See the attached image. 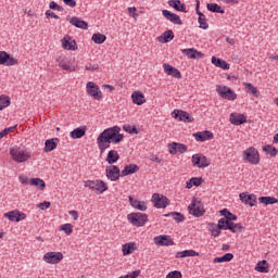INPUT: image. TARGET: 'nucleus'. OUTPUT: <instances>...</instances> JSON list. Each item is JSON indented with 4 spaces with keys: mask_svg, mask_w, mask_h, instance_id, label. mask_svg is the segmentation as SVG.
<instances>
[{
    "mask_svg": "<svg viewBox=\"0 0 278 278\" xmlns=\"http://www.w3.org/2000/svg\"><path fill=\"white\" fill-rule=\"evenodd\" d=\"M58 138H53V139H47L45 142V153H50V151H54V149L58 148Z\"/></svg>",
    "mask_w": 278,
    "mask_h": 278,
    "instance_id": "cd10ccee",
    "label": "nucleus"
},
{
    "mask_svg": "<svg viewBox=\"0 0 278 278\" xmlns=\"http://www.w3.org/2000/svg\"><path fill=\"white\" fill-rule=\"evenodd\" d=\"M181 53L191 60H197L203 55V53L197 51L194 48L182 49Z\"/></svg>",
    "mask_w": 278,
    "mask_h": 278,
    "instance_id": "393cba45",
    "label": "nucleus"
},
{
    "mask_svg": "<svg viewBox=\"0 0 278 278\" xmlns=\"http://www.w3.org/2000/svg\"><path fill=\"white\" fill-rule=\"evenodd\" d=\"M239 197L242 203H244L245 205H250V207H255V205L257 204L256 194L240 193Z\"/></svg>",
    "mask_w": 278,
    "mask_h": 278,
    "instance_id": "f3484780",
    "label": "nucleus"
},
{
    "mask_svg": "<svg viewBox=\"0 0 278 278\" xmlns=\"http://www.w3.org/2000/svg\"><path fill=\"white\" fill-rule=\"evenodd\" d=\"M230 225H231V222H229V219L220 218L218 220L217 227L218 229H223L224 231H227L229 230Z\"/></svg>",
    "mask_w": 278,
    "mask_h": 278,
    "instance_id": "49530a36",
    "label": "nucleus"
},
{
    "mask_svg": "<svg viewBox=\"0 0 278 278\" xmlns=\"http://www.w3.org/2000/svg\"><path fill=\"white\" fill-rule=\"evenodd\" d=\"M163 71L166 73V75H169L170 77H175L176 79H181V72L177 70L176 67L172 66L168 63L163 64Z\"/></svg>",
    "mask_w": 278,
    "mask_h": 278,
    "instance_id": "6ab92c4d",
    "label": "nucleus"
},
{
    "mask_svg": "<svg viewBox=\"0 0 278 278\" xmlns=\"http://www.w3.org/2000/svg\"><path fill=\"white\" fill-rule=\"evenodd\" d=\"M188 212L191 216L195 218H201L203 214H205V208L203 207V203L198 198H193L191 203L188 206Z\"/></svg>",
    "mask_w": 278,
    "mask_h": 278,
    "instance_id": "39448f33",
    "label": "nucleus"
},
{
    "mask_svg": "<svg viewBox=\"0 0 278 278\" xmlns=\"http://www.w3.org/2000/svg\"><path fill=\"white\" fill-rule=\"evenodd\" d=\"M231 260H233V255L231 253H226L223 256L215 257L213 260V263L214 264H224L225 262H231Z\"/></svg>",
    "mask_w": 278,
    "mask_h": 278,
    "instance_id": "ea45409f",
    "label": "nucleus"
},
{
    "mask_svg": "<svg viewBox=\"0 0 278 278\" xmlns=\"http://www.w3.org/2000/svg\"><path fill=\"white\" fill-rule=\"evenodd\" d=\"M176 257L181 258V257H199V252L194 250H184L181 252L176 253Z\"/></svg>",
    "mask_w": 278,
    "mask_h": 278,
    "instance_id": "f704fd0d",
    "label": "nucleus"
},
{
    "mask_svg": "<svg viewBox=\"0 0 278 278\" xmlns=\"http://www.w3.org/2000/svg\"><path fill=\"white\" fill-rule=\"evenodd\" d=\"M216 92L222 99H226L227 101H236L238 99V93L227 86L217 85Z\"/></svg>",
    "mask_w": 278,
    "mask_h": 278,
    "instance_id": "0eeeda50",
    "label": "nucleus"
},
{
    "mask_svg": "<svg viewBox=\"0 0 278 278\" xmlns=\"http://www.w3.org/2000/svg\"><path fill=\"white\" fill-rule=\"evenodd\" d=\"M68 21L71 25H73L74 27H77L78 29H88V22L83 21L77 16H73Z\"/></svg>",
    "mask_w": 278,
    "mask_h": 278,
    "instance_id": "5701e85b",
    "label": "nucleus"
},
{
    "mask_svg": "<svg viewBox=\"0 0 278 278\" xmlns=\"http://www.w3.org/2000/svg\"><path fill=\"white\" fill-rule=\"evenodd\" d=\"M50 10H58V12H62L64 9L60 7V4L55 3V1L50 2Z\"/></svg>",
    "mask_w": 278,
    "mask_h": 278,
    "instance_id": "680f3d73",
    "label": "nucleus"
},
{
    "mask_svg": "<svg viewBox=\"0 0 278 278\" xmlns=\"http://www.w3.org/2000/svg\"><path fill=\"white\" fill-rule=\"evenodd\" d=\"M18 179L24 186H29L30 179H28L27 176H20Z\"/></svg>",
    "mask_w": 278,
    "mask_h": 278,
    "instance_id": "774afa93",
    "label": "nucleus"
},
{
    "mask_svg": "<svg viewBox=\"0 0 278 278\" xmlns=\"http://www.w3.org/2000/svg\"><path fill=\"white\" fill-rule=\"evenodd\" d=\"M220 216H224V218L231 223V220H238V216L233 215L229 210L223 208L220 211Z\"/></svg>",
    "mask_w": 278,
    "mask_h": 278,
    "instance_id": "37998d69",
    "label": "nucleus"
},
{
    "mask_svg": "<svg viewBox=\"0 0 278 278\" xmlns=\"http://www.w3.org/2000/svg\"><path fill=\"white\" fill-rule=\"evenodd\" d=\"M212 64H214V66H217V68H223V71H229V64L226 63L223 59L212 56Z\"/></svg>",
    "mask_w": 278,
    "mask_h": 278,
    "instance_id": "7c9ffc66",
    "label": "nucleus"
},
{
    "mask_svg": "<svg viewBox=\"0 0 278 278\" xmlns=\"http://www.w3.org/2000/svg\"><path fill=\"white\" fill-rule=\"evenodd\" d=\"M128 201L134 210H138L139 212H147V203L144 201L134 199L131 195L128 197Z\"/></svg>",
    "mask_w": 278,
    "mask_h": 278,
    "instance_id": "aec40b11",
    "label": "nucleus"
},
{
    "mask_svg": "<svg viewBox=\"0 0 278 278\" xmlns=\"http://www.w3.org/2000/svg\"><path fill=\"white\" fill-rule=\"evenodd\" d=\"M191 162L197 168H207V166H210V160L206 159L205 155L199 153L192 155Z\"/></svg>",
    "mask_w": 278,
    "mask_h": 278,
    "instance_id": "1a4fd4ad",
    "label": "nucleus"
},
{
    "mask_svg": "<svg viewBox=\"0 0 278 278\" xmlns=\"http://www.w3.org/2000/svg\"><path fill=\"white\" fill-rule=\"evenodd\" d=\"M153 240L156 247H173L175 244V241L168 235L156 236Z\"/></svg>",
    "mask_w": 278,
    "mask_h": 278,
    "instance_id": "ddd939ff",
    "label": "nucleus"
},
{
    "mask_svg": "<svg viewBox=\"0 0 278 278\" xmlns=\"http://www.w3.org/2000/svg\"><path fill=\"white\" fill-rule=\"evenodd\" d=\"M168 5L174 8L176 12H184L185 14L188 12L186 4H184L181 1H168Z\"/></svg>",
    "mask_w": 278,
    "mask_h": 278,
    "instance_id": "c756f323",
    "label": "nucleus"
},
{
    "mask_svg": "<svg viewBox=\"0 0 278 278\" xmlns=\"http://www.w3.org/2000/svg\"><path fill=\"white\" fill-rule=\"evenodd\" d=\"M124 131H126L127 134H138V128L136 126H131V125H125L123 127Z\"/></svg>",
    "mask_w": 278,
    "mask_h": 278,
    "instance_id": "5fc2aeb1",
    "label": "nucleus"
},
{
    "mask_svg": "<svg viewBox=\"0 0 278 278\" xmlns=\"http://www.w3.org/2000/svg\"><path fill=\"white\" fill-rule=\"evenodd\" d=\"M85 68L86 71L94 72V71H98L99 66L97 64H87Z\"/></svg>",
    "mask_w": 278,
    "mask_h": 278,
    "instance_id": "338daca9",
    "label": "nucleus"
},
{
    "mask_svg": "<svg viewBox=\"0 0 278 278\" xmlns=\"http://www.w3.org/2000/svg\"><path fill=\"white\" fill-rule=\"evenodd\" d=\"M59 66H60V68H62L63 71H70V72L75 71V66L71 65V63L61 62V63H59Z\"/></svg>",
    "mask_w": 278,
    "mask_h": 278,
    "instance_id": "603ef678",
    "label": "nucleus"
},
{
    "mask_svg": "<svg viewBox=\"0 0 278 278\" xmlns=\"http://www.w3.org/2000/svg\"><path fill=\"white\" fill-rule=\"evenodd\" d=\"M206 8L208 12H214L215 14H225V9H223L217 3H207Z\"/></svg>",
    "mask_w": 278,
    "mask_h": 278,
    "instance_id": "58836bf2",
    "label": "nucleus"
},
{
    "mask_svg": "<svg viewBox=\"0 0 278 278\" xmlns=\"http://www.w3.org/2000/svg\"><path fill=\"white\" fill-rule=\"evenodd\" d=\"M91 40L96 45H103V42H105V40H108V37H105V35H103L101 33H96L92 35Z\"/></svg>",
    "mask_w": 278,
    "mask_h": 278,
    "instance_id": "79ce46f5",
    "label": "nucleus"
},
{
    "mask_svg": "<svg viewBox=\"0 0 278 278\" xmlns=\"http://www.w3.org/2000/svg\"><path fill=\"white\" fill-rule=\"evenodd\" d=\"M193 137L197 142H206V140H212L214 138V134H212V131L204 130L193 134Z\"/></svg>",
    "mask_w": 278,
    "mask_h": 278,
    "instance_id": "412c9836",
    "label": "nucleus"
},
{
    "mask_svg": "<svg viewBox=\"0 0 278 278\" xmlns=\"http://www.w3.org/2000/svg\"><path fill=\"white\" fill-rule=\"evenodd\" d=\"M138 9H136V7H130V8H127V12L129 14V16H132L135 21H138V13L137 12Z\"/></svg>",
    "mask_w": 278,
    "mask_h": 278,
    "instance_id": "6e6d98bb",
    "label": "nucleus"
},
{
    "mask_svg": "<svg viewBox=\"0 0 278 278\" xmlns=\"http://www.w3.org/2000/svg\"><path fill=\"white\" fill-rule=\"evenodd\" d=\"M29 185L35 186V188H37V190H45V188H47V184L41 178H30Z\"/></svg>",
    "mask_w": 278,
    "mask_h": 278,
    "instance_id": "473e14b6",
    "label": "nucleus"
},
{
    "mask_svg": "<svg viewBox=\"0 0 278 278\" xmlns=\"http://www.w3.org/2000/svg\"><path fill=\"white\" fill-rule=\"evenodd\" d=\"M188 151V146L184 144V143H177L176 142V154L180 153L184 154Z\"/></svg>",
    "mask_w": 278,
    "mask_h": 278,
    "instance_id": "3c124183",
    "label": "nucleus"
},
{
    "mask_svg": "<svg viewBox=\"0 0 278 278\" xmlns=\"http://www.w3.org/2000/svg\"><path fill=\"white\" fill-rule=\"evenodd\" d=\"M8 52L0 51V64H2L3 66H5V64L8 63Z\"/></svg>",
    "mask_w": 278,
    "mask_h": 278,
    "instance_id": "4d7b16f0",
    "label": "nucleus"
},
{
    "mask_svg": "<svg viewBox=\"0 0 278 278\" xmlns=\"http://www.w3.org/2000/svg\"><path fill=\"white\" fill-rule=\"evenodd\" d=\"M5 108H10V97L0 96V111L5 110Z\"/></svg>",
    "mask_w": 278,
    "mask_h": 278,
    "instance_id": "09e8293b",
    "label": "nucleus"
},
{
    "mask_svg": "<svg viewBox=\"0 0 278 278\" xmlns=\"http://www.w3.org/2000/svg\"><path fill=\"white\" fill-rule=\"evenodd\" d=\"M242 157L244 162L257 166L260 164V152L254 147H250L242 152Z\"/></svg>",
    "mask_w": 278,
    "mask_h": 278,
    "instance_id": "423d86ee",
    "label": "nucleus"
},
{
    "mask_svg": "<svg viewBox=\"0 0 278 278\" xmlns=\"http://www.w3.org/2000/svg\"><path fill=\"white\" fill-rule=\"evenodd\" d=\"M121 160V155H118V151L116 150H111L109 151L106 155V162L108 164H116Z\"/></svg>",
    "mask_w": 278,
    "mask_h": 278,
    "instance_id": "2f4dec72",
    "label": "nucleus"
},
{
    "mask_svg": "<svg viewBox=\"0 0 278 278\" xmlns=\"http://www.w3.org/2000/svg\"><path fill=\"white\" fill-rule=\"evenodd\" d=\"M61 231H64L66 236H71L73 233V225L72 224H63L60 227Z\"/></svg>",
    "mask_w": 278,
    "mask_h": 278,
    "instance_id": "8fccbe9b",
    "label": "nucleus"
},
{
    "mask_svg": "<svg viewBox=\"0 0 278 278\" xmlns=\"http://www.w3.org/2000/svg\"><path fill=\"white\" fill-rule=\"evenodd\" d=\"M172 114L174 118H178V121H181L182 123H192V121H194V118H192V116H190L186 111L174 110Z\"/></svg>",
    "mask_w": 278,
    "mask_h": 278,
    "instance_id": "dca6fc26",
    "label": "nucleus"
},
{
    "mask_svg": "<svg viewBox=\"0 0 278 278\" xmlns=\"http://www.w3.org/2000/svg\"><path fill=\"white\" fill-rule=\"evenodd\" d=\"M191 182L193 184V186H195V188H199V186H201V184H203V178L192 177Z\"/></svg>",
    "mask_w": 278,
    "mask_h": 278,
    "instance_id": "052dcab7",
    "label": "nucleus"
},
{
    "mask_svg": "<svg viewBox=\"0 0 278 278\" xmlns=\"http://www.w3.org/2000/svg\"><path fill=\"white\" fill-rule=\"evenodd\" d=\"M62 260H64L62 252H47L43 255V262H46V264H60Z\"/></svg>",
    "mask_w": 278,
    "mask_h": 278,
    "instance_id": "9d476101",
    "label": "nucleus"
},
{
    "mask_svg": "<svg viewBox=\"0 0 278 278\" xmlns=\"http://www.w3.org/2000/svg\"><path fill=\"white\" fill-rule=\"evenodd\" d=\"M18 64V60H16L14 56L8 54L5 66H16Z\"/></svg>",
    "mask_w": 278,
    "mask_h": 278,
    "instance_id": "864d4df0",
    "label": "nucleus"
},
{
    "mask_svg": "<svg viewBox=\"0 0 278 278\" xmlns=\"http://www.w3.org/2000/svg\"><path fill=\"white\" fill-rule=\"evenodd\" d=\"M229 121L231 123V125H244V123H247V116H244V114H240V113H231Z\"/></svg>",
    "mask_w": 278,
    "mask_h": 278,
    "instance_id": "4be33fe9",
    "label": "nucleus"
},
{
    "mask_svg": "<svg viewBox=\"0 0 278 278\" xmlns=\"http://www.w3.org/2000/svg\"><path fill=\"white\" fill-rule=\"evenodd\" d=\"M132 103L135 105H143V103H147V99L144 98V93L141 91H134L131 93Z\"/></svg>",
    "mask_w": 278,
    "mask_h": 278,
    "instance_id": "b1692460",
    "label": "nucleus"
},
{
    "mask_svg": "<svg viewBox=\"0 0 278 278\" xmlns=\"http://www.w3.org/2000/svg\"><path fill=\"white\" fill-rule=\"evenodd\" d=\"M137 250L138 244L136 242H128L122 245L123 255H131Z\"/></svg>",
    "mask_w": 278,
    "mask_h": 278,
    "instance_id": "a878e982",
    "label": "nucleus"
},
{
    "mask_svg": "<svg viewBox=\"0 0 278 278\" xmlns=\"http://www.w3.org/2000/svg\"><path fill=\"white\" fill-rule=\"evenodd\" d=\"M62 47L67 51H75V49H77L75 41H71L66 38L62 40Z\"/></svg>",
    "mask_w": 278,
    "mask_h": 278,
    "instance_id": "c03bdc74",
    "label": "nucleus"
},
{
    "mask_svg": "<svg viewBox=\"0 0 278 278\" xmlns=\"http://www.w3.org/2000/svg\"><path fill=\"white\" fill-rule=\"evenodd\" d=\"M258 201L260 203H263V205H275V203H278V200L275 197H260Z\"/></svg>",
    "mask_w": 278,
    "mask_h": 278,
    "instance_id": "a19ab883",
    "label": "nucleus"
},
{
    "mask_svg": "<svg viewBox=\"0 0 278 278\" xmlns=\"http://www.w3.org/2000/svg\"><path fill=\"white\" fill-rule=\"evenodd\" d=\"M4 218H9L11 223H21V220H25V218H27V215L15 210L9 213H4Z\"/></svg>",
    "mask_w": 278,
    "mask_h": 278,
    "instance_id": "4468645a",
    "label": "nucleus"
},
{
    "mask_svg": "<svg viewBox=\"0 0 278 278\" xmlns=\"http://www.w3.org/2000/svg\"><path fill=\"white\" fill-rule=\"evenodd\" d=\"M46 18H56V20H59L60 16L58 14L53 13V11H51V10H47L46 11Z\"/></svg>",
    "mask_w": 278,
    "mask_h": 278,
    "instance_id": "0e129e2a",
    "label": "nucleus"
},
{
    "mask_svg": "<svg viewBox=\"0 0 278 278\" xmlns=\"http://www.w3.org/2000/svg\"><path fill=\"white\" fill-rule=\"evenodd\" d=\"M182 277L184 276L181 275V271H179V270H174L166 275V278H182Z\"/></svg>",
    "mask_w": 278,
    "mask_h": 278,
    "instance_id": "13d9d810",
    "label": "nucleus"
},
{
    "mask_svg": "<svg viewBox=\"0 0 278 278\" xmlns=\"http://www.w3.org/2000/svg\"><path fill=\"white\" fill-rule=\"evenodd\" d=\"M127 220L134 226V227H144L147 223H149V216L143 213H130L127 215Z\"/></svg>",
    "mask_w": 278,
    "mask_h": 278,
    "instance_id": "20e7f679",
    "label": "nucleus"
},
{
    "mask_svg": "<svg viewBox=\"0 0 278 278\" xmlns=\"http://www.w3.org/2000/svg\"><path fill=\"white\" fill-rule=\"evenodd\" d=\"M199 5H201V2H197V7H195V12L199 16L198 18V23H199V27L200 29H210V24H207V17L205 16V14H203L200 10H199Z\"/></svg>",
    "mask_w": 278,
    "mask_h": 278,
    "instance_id": "2eb2a0df",
    "label": "nucleus"
},
{
    "mask_svg": "<svg viewBox=\"0 0 278 278\" xmlns=\"http://www.w3.org/2000/svg\"><path fill=\"white\" fill-rule=\"evenodd\" d=\"M39 210H49L51 207V202H42L38 204Z\"/></svg>",
    "mask_w": 278,
    "mask_h": 278,
    "instance_id": "69168bd1",
    "label": "nucleus"
},
{
    "mask_svg": "<svg viewBox=\"0 0 278 278\" xmlns=\"http://www.w3.org/2000/svg\"><path fill=\"white\" fill-rule=\"evenodd\" d=\"M125 135L121 134V127L113 126L104 129L97 138V144L101 153L110 149L111 144H121Z\"/></svg>",
    "mask_w": 278,
    "mask_h": 278,
    "instance_id": "f257e3e1",
    "label": "nucleus"
},
{
    "mask_svg": "<svg viewBox=\"0 0 278 278\" xmlns=\"http://www.w3.org/2000/svg\"><path fill=\"white\" fill-rule=\"evenodd\" d=\"M15 127H9L3 129L2 131H0V140L1 138H5V136H8V134H10V131H14Z\"/></svg>",
    "mask_w": 278,
    "mask_h": 278,
    "instance_id": "e2e57ef3",
    "label": "nucleus"
},
{
    "mask_svg": "<svg viewBox=\"0 0 278 278\" xmlns=\"http://www.w3.org/2000/svg\"><path fill=\"white\" fill-rule=\"evenodd\" d=\"M255 270L256 273H264V274L269 273L270 265L266 260L260 261L255 266Z\"/></svg>",
    "mask_w": 278,
    "mask_h": 278,
    "instance_id": "c85d7f7f",
    "label": "nucleus"
},
{
    "mask_svg": "<svg viewBox=\"0 0 278 278\" xmlns=\"http://www.w3.org/2000/svg\"><path fill=\"white\" fill-rule=\"evenodd\" d=\"M138 165L130 164L122 170V177H127V175H134V173H138Z\"/></svg>",
    "mask_w": 278,
    "mask_h": 278,
    "instance_id": "e433bc0d",
    "label": "nucleus"
},
{
    "mask_svg": "<svg viewBox=\"0 0 278 278\" xmlns=\"http://www.w3.org/2000/svg\"><path fill=\"white\" fill-rule=\"evenodd\" d=\"M152 203H154V207L157 210H164V207H168V198L165 195L154 193L152 195Z\"/></svg>",
    "mask_w": 278,
    "mask_h": 278,
    "instance_id": "f8f14e48",
    "label": "nucleus"
},
{
    "mask_svg": "<svg viewBox=\"0 0 278 278\" xmlns=\"http://www.w3.org/2000/svg\"><path fill=\"white\" fill-rule=\"evenodd\" d=\"M175 38V33L173 30H166L161 36L157 37L159 42L162 45H166V42H170Z\"/></svg>",
    "mask_w": 278,
    "mask_h": 278,
    "instance_id": "bb28decb",
    "label": "nucleus"
},
{
    "mask_svg": "<svg viewBox=\"0 0 278 278\" xmlns=\"http://www.w3.org/2000/svg\"><path fill=\"white\" fill-rule=\"evenodd\" d=\"M10 155L13 162H16L17 164H23L24 162L31 160V152L21 147L11 148Z\"/></svg>",
    "mask_w": 278,
    "mask_h": 278,
    "instance_id": "f03ea898",
    "label": "nucleus"
},
{
    "mask_svg": "<svg viewBox=\"0 0 278 278\" xmlns=\"http://www.w3.org/2000/svg\"><path fill=\"white\" fill-rule=\"evenodd\" d=\"M87 94L94 99L96 101H101L103 99V94L101 93V89L97 86V84L89 81L86 85Z\"/></svg>",
    "mask_w": 278,
    "mask_h": 278,
    "instance_id": "6e6552de",
    "label": "nucleus"
},
{
    "mask_svg": "<svg viewBox=\"0 0 278 278\" xmlns=\"http://www.w3.org/2000/svg\"><path fill=\"white\" fill-rule=\"evenodd\" d=\"M105 175L109 181H118V179H121V168L116 165L108 166Z\"/></svg>",
    "mask_w": 278,
    "mask_h": 278,
    "instance_id": "9b49d317",
    "label": "nucleus"
},
{
    "mask_svg": "<svg viewBox=\"0 0 278 278\" xmlns=\"http://www.w3.org/2000/svg\"><path fill=\"white\" fill-rule=\"evenodd\" d=\"M168 151H169L170 155H177V142L169 143Z\"/></svg>",
    "mask_w": 278,
    "mask_h": 278,
    "instance_id": "bf43d9fd",
    "label": "nucleus"
},
{
    "mask_svg": "<svg viewBox=\"0 0 278 278\" xmlns=\"http://www.w3.org/2000/svg\"><path fill=\"white\" fill-rule=\"evenodd\" d=\"M70 136L74 140H78L79 138H84V136H86V128H84V127L75 128L74 130H72L70 132Z\"/></svg>",
    "mask_w": 278,
    "mask_h": 278,
    "instance_id": "72a5a7b5",
    "label": "nucleus"
},
{
    "mask_svg": "<svg viewBox=\"0 0 278 278\" xmlns=\"http://www.w3.org/2000/svg\"><path fill=\"white\" fill-rule=\"evenodd\" d=\"M162 15L164 16V18H166V21H169V23H173L174 25L182 24L181 17H179V15H177L168 10H163Z\"/></svg>",
    "mask_w": 278,
    "mask_h": 278,
    "instance_id": "a211bd4d",
    "label": "nucleus"
},
{
    "mask_svg": "<svg viewBox=\"0 0 278 278\" xmlns=\"http://www.w3.org/2000/svg\"><path fill=\"white\" fill-rule=\"evenodd\" d=\"M84 186L96 192V194H103V192H106L108 190V184L101 179L85 180Z\"/></svg>",
    "mask_w": 278,
    "mask_h": 278,
    "instance_id": "7ed1b4c3",
    "label": "nucleus"
},
{
    "mask_svg": "<svg viewBox=\"0 0 278 278\" xmlns=\"http://www.w3.org/2000/svg\"><path fill=\"white\" fill-rule=\"evenodd\" d=\"M263 151H265V153L270 155V157H277L278 150H277V148H275V147H273L270 144L264 146L263 147Z\"/></svg>",
    "mask_w": 278,
    "mask_h": 278,
    "instance_id": "a18cd8bd",
    "label": "nucleus"
},
{
    "mask_svg": "<svg viewBox=\"0 0 278 278\" xmlns=\"http://www.w3.org/2000/svg\"><path fill=\"white\" fill-rule=\"evenodd\" d=\"M242 229H244V226H242V224H235L233 222H230L228 230L231 231L232 233H240Z\"/></svg>",
    "mask_w": 278,
    "mask_h": 278,
    "instance_id": "de8ad7c7",
    "label": "nucleus"
},
{
    "mask_svg": "<svg viewBox=\"0 0 278 278\" xmlns=\"http://www.w3.org/2000/svg\"><path fill=\"white\" fill-rule=\"evenodd\" d=\"M244 88L247 89V92L249 94H252L253 97H260V90H257V87L253 86L251 83H243Z\"/></svg>",
    "mask_w": 278,
    "mask_h": 278,
    "instance_id": "4c0bfd02",
    "label": "nucleus"
},
{
    "mask_svg": "<svg viewBox=\"0 0 278 278\" xmlns=\"http://www.w3.org/2000/svg\"><path fill=\"white\" fill-rule=\"evenodd\" d=\"M165 218L173 217L176 223H184L186 220V216L178 212H172L163 215Z\"/></svg>",
    "mask_w": 278,
    "mask_h": 278,
    "instance_id": "c9c22d12",
    "label": "nucleus"
}]
</instances>
